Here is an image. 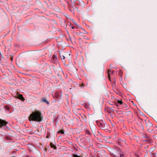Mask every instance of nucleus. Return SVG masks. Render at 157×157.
<instances>
[{
    "instance_id": "1",
    "label": "nucleus",
    "mask_w": 157,
    "mask_h": 157,
    "mask_svg": "<svg viewBox=\"0 0 157 157\" xmlns=\"http://www.w3.org/2000/svg\"><path fill=\"white\" fill-rule=\"evenodd\" d=\"M42 117L41 113L39 112H35L33 113L29 117L30 121L40 122L41 121Z\"/></svg>"
},
{
    "instance_id": "2",
    "label": "nucleus",
    "mask_w": 157,
    "mask_h": 157,
    "mask_svg": "<svg viewBox=\"0 0 157 157\" xmlns=\"http://www.w3.org/2000/svg\"><path fill=\"white\" fill-rule=\"evenodd\" d=\"M0 124L2 125H5L7 123L3 120H0Z\"/></svg>"
},
{
    "instance_id": "3",
    "label": "nucleus",
    "mask_w": 157,
    "mask_h": 157,
    "mask_svg": "<svg viewBox=\"0 0 157 157\" xmlns=\"http://www.w3.org/2000/svg\"><path fill=\"white\" fill-rule=\"evenodd\" d=\"M18 98L19 99L22 100L23 101H24V98L22 96V95L21 94H19L18 95Z\"/></svg>"
},
{
    "instance_id": "4",
    "label": "nucleus",
    "mask_w": 157,
    "mask_h": 157,
    "mask_svg": "<svg viewBox=\"0 0 157 157\" xmlns=\"http://www.w3.org/2000/svg\"><path fill=\"white\" fill-rule=\"evenodd\" d=\"M60 56L61 58L63 59H64L65 58V57L64 55V54L63 53H61L60 54Z\"/></svg>"
},
{
    "instance_id": "5",
    "label": "nucleus",
    "mask_w": 157,
    "mask_h": 157,
    "mask_svg": "<svg viewBox=\"0 0 157 157\" xmlns=\"http://www.w3.org/2000/svg\"><path fill=\"white\" fill-rule=\"evenodd\" d=\"M73 156L74 157H82V156H79V155H76V154H74L73 155Z\"/></svg>"
},
{
    "instance_id": "6",
    "label": "nucleus",
    "mask_w": 157,
    "mask_h": 157,
    "mask_svg": "<svg viewBox=\"0 0 157 157\" xmlns=\"http://www.w3.org/2000/svg\"><path fill=\"white\" fill-rule=\"evenodd\" d=\"M117 102H118L119 103V104H122V101H121V100H118V101H117Z\"/></svg>"
},
{
    "instance_id": "7",
    "label": "nucleus",
    "mask_w": 157,
    "mask_h": 157,
    "mask_svg": "<svg viewBox=\"0 0 157 157\" xmlns=\"http://www.w3.org/2000/svg\"><path fill=\"white\" fill-rule=\"evenodd\" d=\"M59 133H61L62 134H63L64 133L63 130H61L59 132Z\"/></svg>"
},
{
    "instance_id": "8",
    "label": "nucleus",
    "mask_w": 157,
    "mask_h": 157,
    "mask_svg": "<svg viewBox=\"0 0 157 157\" xmlns=\"http://www.w3.org/2000/svg\"><path fill=\"white\" fill-rule=\"evenodd\" d=\"M43 101H44L47 102H48H48L45 99Z\"/></svg>"
},
{
    "instance_id": "9",
    "label": "nucleus",
    "mask_w": 157,
    "mask_h": 157,
    "mask_svg": "<svg viewBox=\"0 0 157 157\" xmlns=\"http://www.w3.org/2000/svg\"><path fill=\"white\" fill-rule=\"evenodd\" d=\"M72 29H73V28H74V27H72Z\"/></svg>"
}]
</instances>
